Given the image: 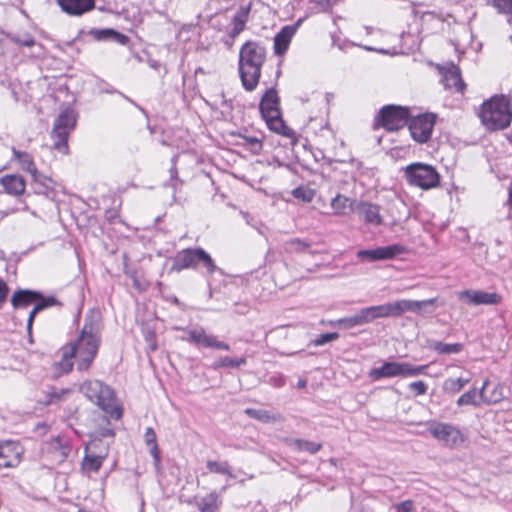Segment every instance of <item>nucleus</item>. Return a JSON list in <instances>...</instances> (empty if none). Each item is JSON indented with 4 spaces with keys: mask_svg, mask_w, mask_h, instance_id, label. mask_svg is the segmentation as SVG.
Wrapping results in <instances>:
<instances>
[{
    "mask_svg": "<svg viewBox=\"0 0 512 512\" xmlns=\"http://www.w3.org/2000/svg\"><path fill=\"white\" fill-rule=\"evenodd\" d=\"M470 382L469 378H447L444 380L442 389L445 393L454 395L460 392L468 383Z\"/></svg>",
    "mask_w": 512,
    "mask_h": 512,
    "instance_id": "34",
    "label": "nucleus"
},
{
    "mask_svg": "<svg viewBox=\"0 0 512 512\" xmlns=\"http://www.w3.org/2000/svg\"><path fill=\"white\" fill-rule=\"evenodd\" d=\"M480 117L488 129H505L512 120L510 99L505 95L491 97L483 103Z\"/></svg>",
    "mask_w": 512,
    "mask_h": 512,
    "instance_id": "3",
    "label": "nucleus"
},
{
    "mask_svg": "<svg viewBox=\"0 0 512 512\" xmlns=\"http://www.w3.org/2000/svg\"><path fill=\"white\" fill-rule=\"evenodd\" d=\"M428 347L438 354L450 355L458 354L463 350L462 343H443L441 341H430Z\"/></svg>",
    "mask_w": 512,
    "mask_h": 512,
    "instance_id": "32",
    "label": "nucleus"
},
{
    "mask_svg": "<svg viewBox=\"0 0 512 512\" xmlns=\"http://www.w3.org/2000/svg\"><path fill=\"white\" fill-rule=\"evenodd\" d=\"M22 454L23 449L19 443L13 441L0 443V469L18 466Z\"/></svg>",
    "mask_w": 512,
    "mask_h": 512,
    "instance_id": "16",
    "label": "nucleus"
},
{
    "mask_svg": "<svg viewBox=\"0 0 512 512\" xmlns=\"http://www.w3.org/2000/svg\"><path fill=\"white\" fill-rule=\"evenodd\" d=\"M40 311L41 310L38 309V306L35 304V306L33 307V309L29 313V317H28V320H27V331H28V334H29L30 338H31V335H32V325H33L34 319H35L37 313H39Z\"/></svg>",
    "mask_w": 512,
    "mask_h": 512,
    "instance_id": "55",
    "label": "nucleus"
},
{
    "mask_svg": "<svg viewBox=\"0 0 512 512\" xmlns=\"http://www.w3.org/2000/svg\"><path fill=\"white\" fill-rule=\"evenodd\" d=\"M144 438L147 446L157 443L156 433L151 427L146 428Z\"/></svg>",
    "mask_w": 512,
    "mask_h": 512,
    "instance_id": "59",
    "label": "nucleus"
},
{
    "mask_svg": "<svg viewBox=\"0 0 512 512\" xmlns=\"http://www.w3.org/2000/svg\"><path fill=\"white\" fill-rule=\"evenodd\" d=\"M364 310L369 323L378 318L397 317L395 302L366 307Z\"/></svg>",
    "mask_w": 512,
    "mask_h": 512,
    "instance_id": "23",
    "label": "nucleus"
},
{
    "mask_svg": "<svg viewBox=\"0 0 512 512\" xmlns=\"http://www.w3.org/2000/svg\"><path fill=\"white\" fill-rule=\"evenodd\" d=\"M409 120L411 137L418 143H426L431 138L436 122V115L433 113H424Z\"/></svg>",
    "mask_w": 512,
    "mask_h": 512,
    "instance_id": "12",
    "label": "nucleus"
},
{
    "mask_svg": "<svg viewBox=\"0 0 512 512\" xmlns=\"http://www.w3.org/2000/svg\"><path fill=\"white\" fill-rule=\"evenodd\" d=\"M75 358V355L69 354V349L65 346L62 349V358L58 362V366L60 368V371L62 373H68L73 368V361L72 359Z\"/></svg>",
    "mask_w": 512,
    "mask_h": 512,
    "instance_id": "43",
    "label": "nucleus"
},
{
    "mask_svg": "<svg viewBox=\"0 0 512 512\" xmlns=\"http://www.w3.org/2000/svg\"><path fill=\"white\" fill-rule=\"evenodd\" d=\"M80 391L93 403L98 405L113 419H120L122 409L116 404L113 390L99 380H88L80 386Z\"/></svg>",
    "mask_w": 512,
    "mask_h": 512,
    "instance_id": "4",
    "label": "nucleus"
},
{
    "mask_svg": "<svg viewBox=\"0 0 512 512\" xmlns=\"http://www.w3.org/2000/svg\"><path fill=\"white\" fill-rule=\"evenodd\" d=\"M441 82L445 89L454 88L455 91L460 93H462L466 87L461 77L460 68L453 63L442 69Z\"/></svg>",
    "mask_w": 512,
    "mask_h": 512,
    "instance_id": "20",
    "label": "nucleus"
},
{
    "mask_svg": "<svg viewBox=\"0 0 512 512\" xmlns=\"http://www.w3.org/2000/svg\"><path fill=\"white\" fill-rule=\"evenodd\" d=\"M126 274L131 277V279L133 280V283H134V286L137 288V289H141V286H140V283L136 277V274L134 272H130V271H126Z\"/></svg>",
    "mask_w": 512,
    "mask_h": 512,
    "instance_id": "62",
    "label": "nucleus"
},
{
    "mask_svg": "<svg viewBox=\"0 0 512 512\" xmlns=\"http://www.w3.org/2000/svg\"><path fill=\"white\" fill-rule=\"evenodd\" d=\"M428 431L433 438L450 449L460 447L466 441V436L460 429L450 423L433 422L429 425Z\"/></svg>",
    "mask_w": 512,
    "mask_h": 512,
    "instance_id": "11",
    "label": "nucleus"
},
{
    "mask_svg": "<svg viewBox=\"0 0 512 512\" xmlns=\"http://www.w3.org/2000/svg\"><path fill=\"white\" fill-rule=\"evenodd\" d=\"M184 331L187 333V337H182V340L194 344L197 347L211 348L217 350L229 351V344L220 341L216 336L207 334L204 328H186Z\"/></svg>",
    "mask_w": 512,
    "mask_h": 512,
    "instance_id": "13",
    "label": "nucleus"
},
{
    "mask_svg": "<svg viewBox=\"0 0 512 512\" xmlns=\"http://www.w3.org/2000/svg\"><path fill=\"white\" fill-rule=\"evenodd\" d=\"M302 21V19H299L293 25H286L282 27V29L275 35L274 52L276 55H283L288 50L291 39L297 32Z\"/></svg>",
    "mask_w": 512,
    "mask_h": 512,
    "instance_id": "19",
    "label": "nucleus"
},
{
    "mask_svg": "<svg viewBox=\"0 0 512 512\" xmlns=\"http://www.w3.org/2000/svg\"><path fill=\"white\" fill-rule=\"evenodd\" d=\"M279 101L280 99L276 89L271 87L267 89L262 96L259 109L262 118L271 131L287 136L289 129L281 117Z\"/></svg>",
    "mask_w": 512,
    "mask_h": 512,
    "instance_id": "5",
    "label": "nucleus"
},
{
    "mask_svg": "<svg viewBox=\"0 0 512 512\" xmlns=\"http://www.w3.org/2000/svg\"><path fill=\"white\" fill-rule=\"evenodd\" d=\"M41 293L33 290H18L11 297V304L14 308H23L35 302Z\"/></svg>",
    "mask_w": 512,
    "mask_h": 512,
    "instance_id": "26",
    "label": "nucleus"
},
{
    "mask_svg": "<svg viewBox=\"0 0 512 512\" xmlns=\"http://www.w3.org/2000/svg\"><path fill=\"white\" fill-rule=\"evenodd\" d=\"M336 323L343 329H351L356 326L368 324L369 322L365 310L363 308L352 316L337 319Z\"/></svg>",
    "mask_w": 512,
    "mask_h": 512,
    "instance_id": "31",
    "label": "nucleus"
},
{
    "mask_svg": "<svg viewBox=\"0 0 512 512\" xmlns=\"http://www.w3.org/2000/svg\"><path fill=\"white\" fill-rule=\"evenodd\" d=\"M339 338V334L337 332H331V333H324L318 336L314 341L313 344L315 346H322L328 342H332L334 340H337Z\"/></svg>",
    "mask_w": 512,
    "mask_h": 512,
    "instance_id": "51",
    "label": "nucleus"
},
{
    "mask_svg": "<svg viewBox=\"0 0 512 512\" xmlns=\"http://www.w3.org/2000/svg\"><path fill=\"white\" fill-rule=\"evenodd\" d=\"M292 195L296 199H300L303 202L309 203L315 196V191L306 186H299L292 190Z\"/></svg>",
    "mask_w": 512,
    "mask_h": 512,
    "instance_id": "41",
    "label": "nucleus"
},
{
    "mask_svg": "<svg viewBox=\"0 0 512 512\" xmlns=\"http://www.w3.org/2000/svg\"><path fill=\"white\" fill-rule=\"evenodd\" d=\"M488 384H489V380L486 379L484 382H483V385L482 387L480 388L479 391H477V398L479 397L480 398V402H485V403H496L498 402L500 399H501V395L496 393V390L493 391V394L491 397H486L485 395V392H486V389L488 387Z\"/></svg>",
    "mask_w": 512,
    "mask_h": 512,
    "instance_id": "44",
    "label": "nucleus"
},
{
    "mask_svg": "<svg viewBox=\"0 0 512 512\" xmlns=\"http://www.w3.org/2000/svg\"><path fill=\"white\" fill-rule=\"evenodd\" d=\"M220 504L219 494L215 491L205 495L196 502L200 512H218Z\"/></svg>",
    "mask_w": 512,
    "mask_h": 512,
    "instance_id": "30",
    "label": "nucleus"
},
{
    "mask_svg": "<svg viewBox=\"0 0 512 512\" xmlns=\"http://www.w3.org/2000/svg\"><path fill=\"white\" fill-rule=\"evenodd\" d=\"M9 293L8 285L0 278V308L3 307Z\"/></svg>",
    "mask_w": 512,
    "mask_h": 512,
    "instance_id": "57",
    "label": "nucleus"
},
{
    "mask_svg": "<svg viewBox=\"0 0 512 512\" xmlns=\"http://www.w3.org/2000/svg\"><path fill=\"white\" fill-rule=\"evenodd\" d=\"M239 137L244 141L242 145L248 147L253 154L258 155L261 153L263 149V143L261 139L256 136H248L242 134H239Z\"/></svg>",
    "mask_w": 512,
    "mask_h": 512,
    "instance_id": "40",
    "label": "nucleus"
},
{
    "mask_svg": "<svg viewBox=\"0 0 512 512\" xmlns=\"http://www.w3.org/2000/svg\"><path fill=\"white\" fill-rule=\"evenodd\" d=\"M355 212L366 223L374 226H379L383 223L380 214V206L368 201H360L355 205Z\"/></svg>",
    "mask_w": 512,
    "mask_h": 512,
    "instance_id": "18",
    "label": "nucleus"
},
{
    "mask_svg": "<svg viewBox=\"0 0 512 512\" xmlns=\"http://www.w3.org/2000/svg\"><path fill=\"white\" fill-rule=\"evenodd\" d=\"M206 467L210 473L228 475L229 477H234L227 461L219 462V461L209 460L206 463Z\"/></svg>",
    "mask_w": 512,
    "mask_h": 512,
    "instance_id": "38",
    "label": "nucleus"
},
{
    "mask_svg": "<svg viewBox=\"0 0 512 512\" xmlns=\"http://www.w3.org/2000/svg\"><path fill=\"white\" fill-rule=\"evenodd\" d=\"M458 297L467 304L478 305H495L501 300L497 293H490L481 290H464L458 293Z\"/></svg>",
    "mask_w": 512,
    "mask_h": 512,
    "instance_id": "17",
    "label": "nucleus"
},
{
    "mask_svg": "<svg viewBox=\"0 0 512 512\" xmlns=\"http://www.w3.org/2000/svg\"><path fill=\"white\" fill-rule=\"evenodd\" d=\"M306 384H307V382H306V380H305V379H300V380L298 381V383H297V386H298L299 388H304V387H306Z\"/></svg>",
    "mask_w": 512,
    "mask_h": 512,
    "instance_id": "64",
    "label": "nucleus"
},
{
    "mask_svg": "<svg viewBox=\"0 0 512 512\" xmlns=\"http://www.w3.org/2000/svg\"><path fill=\"white\" fill-rule=\"evenodd\" d=\"M397 512H411L413 509V502L411 500H406L401 503H398L395 506Z\"/></svg>",
    "mask_w": 512,
    "mask_h": 512,
    "instance_id": "61",
    "label": "nucleus"
},
{
    "mask_svg": "<svg viewBox=\"0 0 512 512\" xmlns=\"http://www.w3.org/2000/svg\"><path fill=\"white\" fill-rule=\"evenodd\" d=\"M408 388H409V390L414 392L415 396H421V395H424L427 393L428 385L424 381L419 380V381L411 382L408 385Z\"/></svg>",
    "mask_w": 512,
    "mask_h": 512,
    "instance_id": "50",
    "label": "nucleus"
},
{
    "mask_svg": "<svg viewBox=\"0 0 512 512\" xmlns=\"http://www.w3.org/2000/svg\"><path fill=\"white\" fill-rule=\"evenodd\" d=\"M437 298H430L426 300H397L395 301L397 317L403 313L410 311L414 313H421L425 308L434 306Z\"/></svg>",
    "mask_w": 512,
    "mask_h": 512,
    "instance_id": "21",
    "label": "nucleus"
},
{
    "mask_svg": "<svg viewBox=\"0 0 512 512\" xmlns=\"http://www.w3.org/2000/svg\"><path fill=\"white\" fill-rule=\"evenodd\" d=\"M312 242L300 238H293L285 242V250L290 253H302L309 251Z\"/></svg>",
    "mask_w": 512,
    "mask_h": 512,
    "instance_id": "36",
    "label": "nucleus"
},
{
    "mask_svg": "<svg viewBox=\"0 0 512 512\" xmlns=\"http://www.w3.org/2000/svg\"><path fill=\"white\" fill-rule=\"evenodd\" d=\"M266 59V50L258 42L247 41L239 52L238 70L242 85L246 91L257 87L261 69Z\"/></svg>",
    "mask_w": 512,
    "mask_h": 512,
    "instance_id": "2",
    "label": "nucleus"
},
{
    "mask_svg": "<svg viewBox=\"0 0 512 512\" xmlns=\"http://www.w3.org/2000/svg\"><path fill=\"white\" fill-rule=\"evenodd\" d=\"M90 34L99 41L111 40L121 45H126L129 42V37L119 33L113 29H94L91 30Z\"/></svg>",
    "mask_w": 512,
    "mask_h": 512,
    "instance_id": "29",
    "label": "nucleus"
},
{
    "mask_svg": "<svg viewBox=\"0 0 512 512\" xmlns=\"http://www.w3.org/2000/svg\"><path fill=\"white\" fill-rule=\"evenodd\" d=\"M182 181L178 178V171L176 165L170 168V180L166 183V186H170L174 190H176L177 186L181 185Z\"/></svg>",
    "mask_w": 512,
    "mask_h": 512,
    "instance_id": "52",
    "label": "nucleus"
},
{
    "mask_svg": "<svg viewBox=\"0 0 512 512\" xmlns=\"http://www.w3.org/2000/svg\"><path fill=\"white\" fill-rule=\"evenodd\" d=\"M33 180L35 182H37L38 184H40L43 188L45 189H50L51 188V184L53 183L52 179L39 173L38 172V175L37 177H32Z\"/></svg>",
    "mask_w": 512,
    "mask_h": 512,
    "instance_id": "53",
    "label": "nucleus"
},
{
    "mask_svg": "<svg viewBox=\"0 0 512 512\" xmlns=\"http://www.w3.org/2000/svg\"><path fill=\"white\" fill-rule=\"evenodd\" d=\"M145 340L148 343L150 351H155L157 349L156 335L153 331H147L145 333Z\"/></svg>",
    "mask_w": 512,
    "mask_h": 512,
    "instance_id": "58",
    "label": "nucleus"
},
{
    "mask_svg": "<svg viewBox=\"0 0 512 512\" xmlns=\"http://www.w3.org/2000/svg\"><path fill=\"white\" fill-rule=\"evenodd\" d=\"M457 405L458 406H463V405L479 406L480 401L477 400V390L475 388H472L469 391L462 394L457 400Z\"/></svg>",
    "mask_w": 512,
    "mask_h": 512,
    "instance_id": "42",
    "label": "nucleus"
},
{
    "mask_svg": "<svg viewBox=\"0 0 512 512\" xmlns=\"http://www.w3.org/2000/svg\"><path fill=\"white\" fill-rule=\"evenodd\" d=\"M200 263L209 274H213L217 270L211 256L203 248L197 247L178 251L172 259L171 271L181 272L185 269H196Z\"/></svg>",
    "mask_w": 512,
    "mask_h": 512,
    "instance_id": "6",
    "label": "nucleus"
},
{
    "mask_svg": "<svg viewBox=\"0 0 512 512\" xmlns=\"http://www.w3.org/2000/svg\"><path fill=\"white\" fill-rule=\"evenodd\" d=\"M1 184L4 187L6 193L19 196L25 191V180L20 175H6L2 177Z\"/></svg>",
    "mask_w": 512,
    "mask_h": 512,
    "instance_id": "25",
    "label": "nucleus"
},
{
    "mask_svg": "<svg viewBox=\"0 0 512 512\" xmlns=\"http://www.w3.org/2000/svg\"><path fill=\"white\" fill-rule=\"evenodd\" d=\"M13 153V159H15L18 164L20 165V168L23 171H26L31 174L32 177H37L38 170L35 166L33 157L28 152L19 151L15 148H12Z\"/></svg>",
    "mask_w": 512,
    "mask_h": 512,
    "instance_id": "28",
    "label": "nucleus"
},
{
    "mask_svg": "<svg viewBox=\"0 0 512 512\" xmlns=\"http://www.w3.org/2000/svg\"><path fill=\"white\" fill-rule=\"evenodd\" d=\"M10 39L19 46L32 47L35 45V39L29 33L14 34L10 36Z\"/></svg>",
    "mask_w": 512,
    "mask_h": 512,
    "instance_id": "46",
    "label": "nucleus"
},
{
    "mask_svg": "<svg viewBox=\"0 0 512 512\" xmlns=\"http://www.w3.org/2000/svg\"><path fill=\"white\" fill-rule=\"evenodd\" d=\"M285 382V377L281 374L273 375L269 378V384L277 388L283 387Z\"/></svg>",
    "mask_w": 512,
    "mask_h": 512,
    "instance_id": "60",
    "label": "nucleus"
},
{
    "mask_svg": "<svg viewBox=\"0 0 512 512\" xmlns=\"http://www.w3.org/2000/svg\"><path fill=\"white\" fill-rule=\"evenodd\" d=\"M77 124V114L70 108L66 107L61 110L56 117L51 132V138L54 140L53 148L63 154H68V138L70 133L75 129Z\"/></svg>",
    "mask_w": 512,
    "mask_h": 512,
    "instance_id": "7",
    "label": "nucleus"
},
{
    "mask_svg": "<svg viewBox=\"0 0 512 512\" xmlns=\"http://www.w3.org/2000/svg\"><path fill=\"white\" fill-rule=\"evenodd\" d=\"M506 205L512 210V183L508 187V199Z\"/></svg>",
    "mask_w": 512,
    "mask_h": 512,
    "instance_id": "63",
    "label": "nucleus"
},
{
    "mask_svg": "<svg viewBox=\"0 0 512 512\" xmlns=\"http://www.w3.org/2000/svg\"><path fill=\"white\" fill-rule=\"evenodd\" d=\"M492 4L499 13L512 18V0H493Z\"/></svg>",
    "mask_w": 512,
    "mask_h": 512,
    "instance_id": "47",
    "label": "nucleus"
},
{
    "mask_svg": "<svg viewBox=\"0 0 512 512\" xmlns=\"http://www.w3.org/2000/svg\"><path fill=\"white\" fill-rule=\"evenodd\" d=\"M251 10V3L247 5H241L233 17V28L230 33L232 38L237 37L245 28V24L248 20V16Z\"/></svg>",
    "mask_w": 512,
    "mask_h": 512,
    "instance_id": "27",
    "label": "nucleus"
},
{
    "mask_svg": "<svg viewBox=\"0 0 512 512\" xmlns=\"http://www.w3.org/2000/svg\"><path fill=\"white\" fill-rule=\"evenodd\" d=\"M61 9L69 15H82L95 7V0H57Z\"/></svg>",
    "mask_w": 512,
    "mask_h": 512,
    "instance_id": "22",
    "label": "nucleus"
},
{
    "mask_svg": "<svg viewBox=\"0 0 512 512\" xmlns=\"http://www.w3.org/2000/svg\"><path fill=\"white\" fill-rule=\"evenodd\" d=\"M246 364V357L230 358L228 356L218 358L213 364L212 368L218 370L221 368H238Z\"/></svg>",
    "mask_w": 512,
    "mask_h": 512,
    "instance_id": "35",
    "label": "nucleus"
},
{
    "mask_svg": "<svg viewBox=\"0 0 512 512\" xmlns=\"http://www.w3.org/2000/svg\"><path fill=\"white\" fill-rule=\"evenodd\" d=\"M488 384H489V380L486 379L484 382H483V385L482 387L480 388L479 391H477V398L479 397L480 398V402H485V403H496L498 402L500 399H501V395L496 393V390L493 391V394L491 397H486L485 395V392H486V389L488 387Z\"/></svg>",
    "mask_w": 512,
    "mask_h": 512,
    "instance_id": "45",
    "label": "nucleus"
},
{
    "mask_svg": "<svg viewBox=\"0 0 512 512\" xmlns=\"http://www.w3.org/2000/svg\"><path fill=\"white\" fill-rule=\"evenodd\" d=\"M429 365H413L409 362L386 361L380 367L372 368L368 376L373 381L393 377H416L427 374Z\"/></svg>",
    "mask_w": 512,
    "mask_h": 512,
    "instance_id": "8",
    "label": "nucleus"
},
{
    "mask_svg": "<svg viewBox=\"0 0 512 512\" xmlns=\"http://www.w3.org/2000/svg\"><path fill=\"white\" fill-rule=\"evenodd\" d=\"M291 442L295 449H297L298 451H305L310 454H315L322 448L321 443H316L309 440L293 439Z\"/></svg>",
    "mask_w": 512,
    "mask_h": 512,
    "instance_id": "37",
    "label": "nucleus"
},
{
    "mask_svg": "<svg viewBox=\"0 0 512 512\" xmlns=\"http://www.w3.org/2000/svg\"><path fill=\"white\" fill-rule=\"evenodd\" d=\"M95 439L92 441V446H96L97 441L101 442V438L114 437L115 433L112 428L100 427L94 432Z\"/></svg>",
    "mask_w": 512,
    "mask_h": 512,
    "instance_id": "49",
    "label": "nucleus"
},
{
    "mask_svg": "<svg viewBox=\"0 0 512 512\" xmlns=\"http://www.w3.org/2000/svg\"><path fill=\"white\" fill-rule=\"evenodd\" d=\"M108 454V448L105 447L104 448V451L102 453H99V454H86L85 457H84V461H83V466L85 469L89 470V471H93V472H97L104 459L106 458Z\"/></svg>",
    "mask_w": 512,
    "mask_h": 512,
    "instance_id": "33",
    "label": "nucleus"
},
{
    "mask_svg": "<svg viewBox=\"0 0 512 512\" xmlns=\"http://www.w3.org/2000/svg\"><path fill=\"white\" fill-rule=\"evenodd\" d=\"M101 313L92 310L85 316L78 338L66 347L70 355H75L77 370L86 371L92 365L101 343Z\"/></svg>",
    "mask_w": 512,
    "mask_h": 512,
    "instance_id": "1",
    "label": "nucleus"
},
{
    "mask_svg": "<svg viewBox=\"0 0 512 512\" xmlns=\"http://www.w3.org/2000/svg\"><path fill=\"white\" fill-rule=\"evenodd\" d=\"M36 305L38 306V309L41 311L44 309H47L52 306H61L62 303L55 297V296H47L44 297L41 294V297H39L37 300Z\"/></svg>",
    "mask_w": 512,
    "mask_h": 512,
    "instance_id": "48",
    "label": "nucleus"
},
{
    "mask_svg": "<svg viewBox=\"0 0 512 512\" xmlns=\"http://www.w3.org/2000/svg\"><path fill=\"white\" fill-rule=\"evenodd\" d=\"M68 393H69V390H64V389L59 390V391L55 390V391L49 393V395H48V398H49L48 399V403L49 404H54V403L58 402L59 400H61L62 397L64 395L68 394Z\"/></svg>",
    "mask_w": 512,
    "mask_h": 512,
    "instance_id": "54",
    "label": "nucleus"
},
{
    "mask_svg": "<svg viewBox=\"0 0 512 512\" xmlns=\"http://www.w3.org/2000/svg\"><path fill=\"white\" fill-rule=\"evenodd\" d=\"M356 201L342 194L332 198L330 206L336 216H345L350 211H355Z\"/></svg>",
    "mask_w": 512,
    "mask_h": 512,
    "instance_id": "24",
    "label": "nucleus"
},
{
    "mask_svg": "<svg viewBox=\"0 0 512 512\" xmlns=\"http://www.w3.org/2000/svg\"><path fill=\"white\" fill-rule=\"evenodd\" d=\"M148 447H149L150 454L153 457L155 466L159 467L160 462H161V457H160V450H159L158 444L155 443V444L149 445Z\"/></svg>",
    "mask_w": 512,
    "mask_h": 512,
    "instance_id": "56",
    "label": "nucleus"
},
{
    "mask_svg": "<svg viewBox=\"0 0 512 512\" xmlns=\"http://www.w3.org/2000/svg\"><path fill=\"white\" fill-rule=\"evenodd\" d=\"M405 252V247L400 244H392L376 249L359 250L357 257L369 262L392 259Z\"/></svg>",
    "mask_w": 512,
    "mask_h": 512,
    "instance_id": "14",
    "label": "nucleus"
},
{
    "mask_svg": "<svg viewBox=\"0 0 512 512\" xmlns=\"http://www.w3.org/2000/svg\"><path fill=\"white\" fill-rule=\"evenodd\" d=\"M245 414L263 423L274 422L276 420L275 416H273L269 411L263 409L247 408L245 409Z\"/></svg>",
    "mask_w": 512,
    "mask_h": 512,
    "instance_id": "39",
    "label": "nucleus"
},
{
    "mask_svg": "<svg viewBox=\"0 0 512 512\" xmlns=\"http://www.w3.org/2000/svg\"><path fill=\"white\" fill-rule=\"evenodd\" d=\"M410 111L407 107L386 105L381 108L375 117L373 127H383L387 131H397L408 124Z\"/></svg>",
    "mask_w": 512,
    "mask_h": 512,
    "instance_id": "9",
    "label": "nucleus"
},
{
    "mask_svg": "<svg viewBox=\"0 0 512 512\" xmlns=\"http://www.w3.org/2000/svg\"><path fill=\"white\" fill-rule=\"evenodd\" d=\"M71 447L68 441L60 436L48 441L44 452L53 464H62L69 456Z\"/></svg>",
    "mask_w": 512,
    "mask_h": 512,
    "instance_id": "15",
    "label": "nucleus"
},
{
    "mask_svg": "<svg viewBox=\"0 0 512 512\" xmlns=\"http://www.w3.org/2000/svg\"><path fill=\"white\" fill-rule=\"evenodd\" d=\"M408 183L412 186L428 190L437 187L440 182V175L436 169L423 163H412L404 170Z\"/></svg>",
    "mask_w": 512,
    "mask_h": 512,
    "instance_id": "10",
    "label": "nucleus"
}]
</instances>
